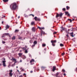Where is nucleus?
Here are the masks:
<instances>
[{"label": "nucleus", "instance_id": "52", "mask_svg": "<svg viewBox=\"0 0 77 77\" xmlns=\"http://www.w3.org/2000/svg\"><path fill=\"white\" fill-rule=\"evenodd\" d=\"M3 21H2V24H3Z\"/></svg>", "mask_w": 77, "mask_h": 77}, {"label": "nucleus", "instance_id": "10", "mask_svg": "<svg viewBox=\"0 0 77 77\" xmlns=\"http://www.w3.org/2000/svg\"><path fill=\"white\" fill-rule=\"evenodd\" d=\"M35 62V60L33 59H32L30 61V63H32V62Z\"/></svg>", "mask_w": 77, "mask_h": 77}, {"label": "nucleus", "instance_id": "47", "mask_svg": "<svg viewBox=\"0 0 77 77\" xmlns=\"http://www.w3.org/2000/svg\"><path fill=\"white\" fill-rule=\"evenodd\" d=\"M9 66H11V65L10 64H9V65L8 66V67H9Z\"/></svg>", "mask_w": 77, "mask_h": 77}, {"label": "nucleus", "instance_id": "63", "mask_svg": "<svg viewBox=\"0 0 77 77\" xmlns=\"http://www.w3.org/2000/svg\"><path fill=\"white\" fill-rule=\"evenodd\" d=\"M2 18H3V17H2Z\"/></svg>", "mask_w": 77, "mask_h": 77}, {"label": "nucleus", "instance_id": "20", "mask_svg": "<svg viewBox=\"0 0 77 77\" xmlns=\"http://www.w3.org/2000/svg\"><path fill=\"white\" fill-rule=\"evenodd\" d=\"M35 24V22H31V25H33V24Z\"/></svg>", "mask_w": 77, "mask_h": 77}, {"label": "nucleus", "instance_id": "38", "mask_svg": "<svg viewBox=\"0 0 77 77\" xmlns=\"http://www.w3.org/2000/svg\"><path fill=\"white\" fill-rule=\"evenodd\" d=\"M56 33H57V32H54L53 34H56Z\"/></svg>", "mask_w": 77, "mask_h": 77}, {"label": "nucleus", "instance_id": "64", "mask_svg": "<svg viewBox=\"0 0 77 77\" xmlns=\"http://www.w3.org/2000/svg\"><path fill=\"white\" fill-rule=\"evenodd\" d=\"M21 51H20V52H21Z\"/></svg>", "mask_w": 77, "mask_h": 77}, {"label": "nucleus", "instance_id": "30", "mask_svg": "<svg viewBox=\"0 0 77 77\" xmlns=\"http://www.w3.org/2000/svg\"><path fill=\"white\" fill-rule=\"evenodd\" d=\"M38 28L40 30H41L42 28L39 26H38Z\"/></svg>", "mask_w": 77, "mask_h": 77}, {"label": "nucleus", "instance_id": "43", "mask_svg": "<svg viewBox=\"0 0 77 77\" xmlns=\"http://www.w3.org/2000/svg\"><path fill=\"white\" fill-rule=\"evenodd\" d=\"M31 15H32V17H34V15H33V14H31Z\"/></svg>", "mask_w": 77, "mask_h": 77}, {"label": "nucleus", "instance_id": "34", "mask_svg": "<svg viewBox=\"0 0 77 77\" xmlns=\"http://www.w3.org/2000/svg\"><path fill=\"white\" fill-rule=\"evenodd\" d=\"M69 13L68 12H65L66 15H68Z\"/></svg>", "mask_w": 77, "mask_h": 77}, {"label": "nucleus", "instance_id": "37", "mask_svg": "<svg viewBox=\"0 0 77 77\" xmlns=\"http://www.w3.org/2000/svg\"><path fill=\"white\" fill-rule=\"evenodd\" d=\"M64 54H65V53H63L62 54V56H64Z\"/></svg>", "mask_w": 77, "mask_h": 77}, {"label": "nucleus", "instance_id": "48", "mask_svg": "<svg viewBox=\"0 0 77 77\" xmlns=\"http://www.w3.org/2000/svg\"><path fill=\"white\" fill-rule=\"evenodd\" d=\"M20 77H23V76H22V75H21L20 76Z\"/></svg>", "mask_w": 77, "mask_h": 77}, {"label": "nucleus", "instance_id": "51", "mask_svg": "<svg viewBox=\"0 0 77 77\" xmlns=\"http://www.w3.org/2000/svg\"><path fill=\"white\" fill-rule=\"evenodd\" d=\"M18 18H20V16H18Z\"/></svg>", "mask_w": 77, "mask_h": 77}, {"label": "nucleus", "instance_id": "8", "mask_svg": "<svg viewBox=\"0 0 77 77\" xmlns=\"http://www.w3.org/2000/svg\"><path fill=\"white\" fill-rule=\"evenodd\" d=\"M56 69V67L54 66L53 67V69L52 70L53 72H54V71H55Z\"/></svg>", "mask_w": 77, "mask_h": 77}, {"label": "nucleus", "instance_id": "6", "mask_svg": "<svg viewBox=\"0 0 77 77\" xmlns=\"http://www.w3.org/2000/svg\"><path fill=\"white\" fill-rule=\"evenodd\" d=\"M51 43H52V45L54 47V46H55V44H54V42H56V40H54V41L51 40Z\"/></svg>", "mask_w": 77, "mask_h": 77}, {"label": "nucleus", "instance_id": "40", "mask_svg": "<svg viewBox=\"0 0 77 77\" xmlns=\"http://www.w3.org/2000/svg\"><path fill=\"white\" fill-rule=\"evenodd\" d=\"M66 36L68 38V37H69V35H66Z\"/></svg>", "mask_w": 77, "mask_h": 77}, {"label": "nucleus", "instance_id": "19", "mask_svg": "<svg viewBox=\"0 0 77 77\" xmlns=\"http://www.w3.org/2000/svg\"><path fill=\"white\" fill-rule=\"evenodd\" d=\"M68 20H69V21H70V23L72 22V20H71V19H68Z\"/></svg>", "mask_w": 77, "mask_h": 77}, {"label": "nucleus", "instance_id": "53", "mask_svg": "<svg viewBox=\"0 0 77 77\" xmlns=\"http://www.w3.org/2000/svg\"><path fill=\"white\" fill-rule=\"evenodd\" d=\"M17 71H18V72H19V70H17Z\"/></svg>", "mask_w": 77, "mask_h": 77}, {"label": "nucleus", "instance_id": "28", "mask_svg": "<svg viewBox=\"0 0 77 77\" xmlns=\"http://www.w3.org/2000/svg\"><path fill=\"white\" fill-rule=\"evenodd\" d=\"M62 10L63 11H66V9H65V8H63L62 9Z\"/></svg>", "mask_w": 77, "mask_h": 77}, {"label": "nucleus", "instance_id": "23", "mask_svg": "<svg viewBox=\"0 0 77 77\" xmlns=\"http://www.w3.org/2000/svg\"><path fill=\"white\" fill-rule=\"evenodd\" d=\"M20 69H22V70H21V71H24V69H23L22 68H20Z\"/></svg>", "mask_w": 77, "mask_h": 77}, {"label": "nucleus", "instance_id": "18", "mask_svg": "<svg viewBox=\"0 0 77 77\" xmlns=\"http://www.w3.org/2000/svg\"><path fill=\"white\" fill-rule=\"evenodd\" d=\"M61 31H62V30H64V29L63 28V27H61Z\"/></svg>", "mask_w": 77, "mask_h": 77}, {"label": "nucleus", "instance_id": "46", "mask_svg": "<svg viewBox=\"0 0 77 77\" xmlns=\"http://www.w3.org/2000/svg\"><path fill=\"white\" fill-rule=\"evenodd\" d=\"M23 50H26V48H23Z\"/></svg>", "mask_w": 77, "mask_h": 77}, {"label": "nucleus", "instance_id": "32", "mask_svg": "<svg viewBox=\"0 0 77 77\" xmlns=\"http://www.w3.org/2000/svg\"><path fill=\"white\" fill-rule=\"evenodd\" d=\"M25 53H28V51H27V50H26L25 52Z\"/></svg>", "mask_w": 77, "mask_h": 77}, {"label": "nucleus", "instance_id": "50", "mask_svg": "<svg viewBox=\"0 0 77 77\" xmlns=\"http://www.w3.org/2000/svg\"><path fill=\"white\" fill-rule=\"evenodd\" d=\"M74 19H73L72 20V21H74Z\"/></svg>", "mask_w": 77, "mask_h": 77}, {"label": "nucleus", "instance_id": "49", "mask_svg": "<svg viewBox=\"0 0 77 77\" xmlns=\"http://www.w3.org/2000/svg\"><path fill=\"white\" fill-rule=\"evenodd\" d=\"M23 75H26V74L25 73H24Z\"/></svg>", "mask_w": 77, "mask_h": 77}, {"label": "nucleus", "instance_id": "31", "mask_svg": "<svg viewBox=\"0 0 77 77\" xmlns=\"http://www.w3.org/2000/svg\"><path fill=\"white\" fill-rule=\"evenodd\" d=\"M37 21H41V19H40L39 18H38L37 19Z\"/></svg>", "mask_w": 77, "mask_h": 77}, {"label": "nucleus", "instance_id": "13", "mask_svg": "<svg viewBox=\"0 0 77 77\" xmlns=\"http://www.w3.org/2000/svg\"><path fill=\"white\" fill-rule=\"evenodd\" d=\"M70 36H71L72 37H74V35H73V32H71L70 33Z\"/></svg>", "mask_w": 77, "mask_h": 77}, {"label": "nucleus", "instance_id": "33", "mask_svg": "<svg viewBox=\"0 0 77 77\" xmlns=\"http://www.w3.org/2000/svg\"><path fill=\"white\" fill-rule=\"evenodd\" d=\"M30 43H33V41L32 40H30L29 41Z\"/></svg>", "mask_w": 77, "mask_h": 77}, {"label": "nucleus", "instance_id": "35", "mask_svg": "<svg viewBox=\"0 0 77 77\" xmlns=\"http://www.w3.org/2000/svg\"><path fill=\"white\" fill-rule=\"evenodd\" d=\"M45 28H44V27H42L41 28V30H44Z\"/></svg>", "mask_w": 77, "mask_h": 77}, {"label": "nucleus", "instance_id": "57", "mask_svg": "<svg viewBox=\"0 0 77 77\" xmlns=\"http://www.w3.org/2000/svg\"><path fill=\"white\" fill-rule=\"evenodd\" d=\"M17 68H18V66H17Z\"/></svg>", "mask_w": 77, "mask_h": 77}, {"label": "nucleus", "instance_id": "22", "mask_svg": "<svg viewBox=\"0 0 77 77\" xmlns=\"http://www.w3.org/2000/svg\"><path fill=\"white\" fill-rule=\"evenodd\" d=\"M69 8H70L69 7H68V6H66L67 10H68V9H69Z\"/></svg>", "mask_w": 77, "mask_h": 77}, {"label": "nucleus", "instance_id": "54", "mask_svg": "<svg viewBox=\"0 0 77 77\" xmlns=\"http://www.w3.org/2000/svg\"><path fill=\"white\" fill-rule=\"evenodd\" d=\"M69 51H71V49H69Z\"/></svg>", "mask_w": 77, "mask_h": 77}, {"label": "nucleus", "instance_id": "5", "mask_svg": "<svg viewBox=\"0 0 77 77\" xmlns=\"http://www.w3.org/2000/svg\"><path fill=\"white\" fill-rule=\"evenodd\" d=\"M12 60H13V61H14V64H13L12 65V66H15V63H16V62H17V61H16V60H15V59L14 58H13L12 59Z\"/></svg>", "mask_w": 77, "mask_h": 77}, {"label": "nucleus", "instance_id": "39", "mask_svg": "<svg viewBox=\"0 0 77 77\" xmlns=\"http://www.w3.org/2000/svg\"><path fill=\"white\" fill-rule=\"evenodd\" d=\"M2 43L3 44H5V42L2 41Z\"/></svg>", "mask_w": 77, "mask_h": 77}, {"label": "nucleus", "instance_id": "16", "mask_svg": "<svg viewBox=\"0 0 77 77\" xmlns=\"http://www.w3.org/2000/svg\"><path fill=\"white\" fill-rule=\"evenodd\" d=\"M60 47H63L64 46V45L62 44H60Z\"/></svg>", "mask_w": 77, "mask_h": 77}, {"label": "nucleus", "instance_id": "25", "mask_svg": "<svg viewBox=\"0 0 77 77\" xmlns=\"http://www.w3.org/2000/svg\"><path fill=\"white\" fill-rule=\"evenodd\" d=\"M8 0H3V2H8Z\"/></svg>", "mask_w": 77, "mask_h": 77}, {"label": "nucleus", "instance_id": "58", "mask_svg": "<svg viewBox=\"0 0 77 77\" xmlns=\"http://www.w3.org/2000/svg\"><path fill=\"white\" fill-rule=\"evenodd\" d=\"M16 16L17 17V14L16 15Z\"/></svg>", "mask_w": 77, "mask_h": 77}, {"label": "nucleus", "instance_id": "3", "mask_svg": "<svg viewBox=\"0 0 77 77\" xmlns=\"http://www.w3.org/2000/svg\"><path fill=\"white\" fill-rule=\"evenodd\" d=\"M9 74L10 76V77H12V75H13V73H12V70H9Z\"/></svg>", "mask_w": 77, "mask_h": 77}, {"label": "nucleus", "instance_id": "11", "mask_svg": "<svg viewBox=\"0 0 77 77\" xmlns=\"http://www.w3.org/2000/svg\"><path fill=\"white\" fill-rule=\"evenodd\" d=\"M19 31V29H16L15 30V31H14V32L15 33H18V32Z\"/></svg>", "mask_w": 77, "mask_h": 77}, {"label": "nucleus", "instance_id": "2", "mask_svg": "<svg viewBox=\"0 0 77 77\" xmlns=\"http://www.w3.org/2000/svg\"><path fill=\"white\" fill-rule=\"evenodd\" d=\"M62 15H63V13H60L59 14H58V13H57L56 15V18H57V17H62Z\"/></svg>", "mask_w": 77, "mask_h": 77}, {"label": "nucleus", "instance_id": "4", "mask_svg": "<svg viewBox=\"0 0 77 77\" xmlns=\"http://www.w3.org/2000/svg\"><path fill=\"white\" fill-rule=\"evenodd\" d=\"M4 60L2 61V63H3V65L4 67H6V61L5 60V58L4 59Z\"/></svg>", "mask_w": 77, "mask_h": 77}, {"label": "nucleus", "instance_id": "42", "mask_svg": "<svg viewBox=\"0 0 77 77\" xmlns=\"http://www.w3.org/2000/svg\"><path fill=\"white\" fill-rule=\"evenodd\" d=\"M22 61H23V60H20V62H22Z\"/></svg>", "mask_w": 77, "mask_h": 77}, {"label": "nucleus", "instance_id": "27", "mask_svg": "<svg viewBox=\"0 0 77 77\" xmlns=\"http://www.w3.org/2000/svg\"><path fill=\"white\" fill-rule=\"evenodd\" d=\"M42 45V47H45L46 45L45 44H43Z\"/></svg>", "mask_w": 77, "mask_h": 77}, {"label": "nucleus", "instance_id": "21", "mask_svg": "<svg viewBox=\"0 0 77 77\" xmlns=\"http://www.w3.org/2000/svg\"><path fill=\"white\" fill-rule=\"evenodd\" d=\"M6 29H9V26L8 25H7L6 26Z\"/></svg>", "mask_w": 77, "mask_h": 77}, {"label": "nucleus", "instance_id": "45", "mask_svg": "<svg viewBox=\"0 0 77 77\" xmlns=\"http://www.w3.org/2000/svg\"><path fill=\"white\" fill-rule=\"evenodd\" d=\"M64 75V76H65V75H66V74L65 73H64L63 74Z\"/></svg>", "mask_w": 77, "mask_h": 77}, {"label": "nucleus", "instance_id": "24", "mask_svg": "<svg viewBox=\"0 0 77 77\" xmlns=\"http://www.w3.org/2000/svg\"><path fill=\"white\" fill-rule=\"evenodd\" d=\"M62 72H64V73H65V69H63L62 70Z\"/></svg>", "mask_w": 77, "mask_h": 77}, {"label": "nucleus", "instance_id": "36", "mask_svg": "<svg viewBox=\"0 0 77 77\" xmlns=\"http://www.w3.org/2000/svg\"><path fill=\"white\" fill-rule=\"evenodd\" d=\"M35 45L34 44V45L32 46V47L33 48V47H35Z\"/></svg>", "mask_w": 77, "mask_h": 77}, {"label": "nucleus", "instance_id": "44", "mask_svg": "<svg viewBox=\"0 0 77 77\" xmlns=\"http://www.w3.org/2000/svg\"><path fill=\"white\" fill-rule=\"evenodd\" d=\"M32 72H33V71H30V73H32Z\"/></svg>", "mask_w": 77, "mask_h": 77}, {"label": "nucleus", "instance_id": "1", "mask_svg": "<svg viewBox=\"0 0 77 77\" xmlns=\"http://www.w3.org/2000/svg\"><path fill=\"white\" fill-rule=\"evenodd\" d=\"M17 4L15 3H13L11 5L10 8L11 9L14 10L15 9L17 8Z\"/></svg>", "mask_w": 77, "mask_h": 77}, {"label": "nucleus", "instance_id": "55", "mask_svg": "<svg viewBox=\"0 0 77 77\" xmlns=\"http://www.w3.org/2000/svg\"><path fill=\"white\" fill-rule=\"evenodd\" d=\"M5 30H7V28H6V29H5Z\"/></svg>", "mask_w": 77, "mask_h": 77}, {"label": "nucleus", "instance_id": "26", "mask_svg": "<svg viewBox=\"0 0 77 77\" xmlns=\"http://www.w3.org/2000/svg\"><path fill=\"white\" fill-rule=\"evenodd\" d=\"M5 35H9V34L8 33H5L4 34Z\"/></svg>", "mask_w": 77, "mask_h": 77}, {"label": "nucleus", "instance_id": "7", "mask_svg": "<svg viewBox=\"0 0 77 77\" xmlns=\"http://www.w3.org/2000/svg\"><path fill=\"white\" fill-rule=\"evenodd\" d=\"M20 57H22V58H23V57H24V58H26V57L24 56V55H23V53H20Z\"/></svg>", "mask_w": 77, "mask_h": 77}, {"label": "nucleus", "instance_id": "17", "mask_svg": "<svg viewBox=\"0 0 77 77\" xmlns=\"http://www.w3.org/2000/svg\"><path fill=\"white\" fill-rule=\"evenodd\" d=\"M34 44L35 45H36V44H37V42H36V41H35L34 42Z\"/></svg>", "mask_w": 77, "mask_h": 77}, {"label": "nucleus", "instance_id": "14", "mask_svg": "<svg viewBox=\"0 0 77 77\" xmlns=\"http://www.w3.org/2000/svg\"><path fill=\"white\" fill-rule=\"evenodd\" d=\"M38 17H35L34 18V19L35 20V21H37V20H38Z\"/></svg>", "mask_w": 77, "mask_h": 77}, {"label": "nucleus", "instance_id": "12", "mask_svg": "<svg viewBox=\"0 0 77 77\" xmlns=\"http://www.w3.org/2000/svg\"><path fill=\"white\" fill-rule=\"evenodd\" d=\"M59 75V72H57L55 74L56 77H57V76H58V75Z\"/></svg>", "mask_w": 77, "mask_h": 77}, {"label": "nucleus", "instance_id": "60", "mask_svg": "<svg viewBox=\"0 0 77 77\" xmlns=\"http://www.w3.org/2000/svg\"><path fill=\"white\" fill-rule=\"evenodd\" d=\"M0 65H2V64H0Z\"/></svg>", "mask_w": 77, "mask_h": 77}, {"label": "nucleus", "instance_id": "15", "mask_svg": "<svg viewBox=\"0 0 77 77\" xmlns=\"http://www.w3.org/2000/svg\"><path fill=\"white\" fill-rule=\"evenodd\" d=\"M12 40H15V36H13L12 38Z\"/></svg>", "mask_w": 77, "mask_h": 77}, {"label": "nucleus", "instance_id": "9", "mask_svg": "<svg viewBox=\"0 0 77 77\" xmlns=\"http://www.w3.org/2000/svg\"><path fill=\"white\" fill-rule=\"evenodd\" d=\"M32 32H35V30H36V29H35V28L33 27V28H32Z\"/></svg>", "mask_w": 77, "mask_h": 77}, {"label": "nucleus", "instance_id": "61", "mask_svg": "<svg viewBox=\"0 0 77 77\" xmlns=\"http://www.w3.org/2000/svg\"><path fill=\"white\" fill-rule=\"evenodd\" d=\"M4 17H5V16H4Z\"/></svg>", "mask_w": 77, "mask_h": 77}, {"label": "nucleus", "instance_id": "29", "mask_svg": "<svg viewBox=\"0 0 77 77\" xmlns=\"http://www.w3.org/2000/svg\"><path fill=\"white\" fill-rule=\"evenodd\" d=\"M45 67H44L43 66H42V67H41V69H44V68H45Z\"/></svg>", "mask_w": 77, "mask_h": 77}, {"label": "nucleus", "instance_id": "41", "mask_svg": "<svg viewBox=\"0 0 77 77\" xmlns=\"http://www.w3.org/2000/svg\"><path fill=\"white\" fill-rule=\"evenodd\" d=\"M67 15H68V16L69 17V16H70V15L69 14V13L67 14Z\"/></svg>", "mask_w": 77, "mask_h": 77}, {"label": "nucleus", "instance_id": "59", "mask_svg": "<svg viewBox=\"0 0 77 77\" xmlns=\"http://www.w3.org/2000/svg\"><path fill=\"white\" fill-rule=\"evenodd\" d=\"M0 29H1V27H0Z\"/></svg>", "mask_w": 77, "mask_h": 77}, {"label": "nucleus", "instance_id": "62", "mask_svg": "<svg viewBox=\"0 0 77 77\" xmlns=\"http://www.w3.org/2000/svg\"><path fill=\"white\" fill-rule=\"evenodd\" d=\"M76 70H77V68H76Z\"/></svg>", "mask_w": 77, "mask_h": 77}, {"label": "nucleus", "instance_id": "56", "mask_svg": "<svg viewBox=\"0 0 77 77\" xmlns=\"http://www.w3.org/2000/svg\"><path fill=\"white\" fill-rule=\"evenodd\" d=\"M18 54H19V56H20V53H19Z\"/></svg>", "mask_w": 77, "mask_h": 77}]
</instances>
